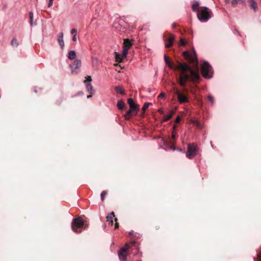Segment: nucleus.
I'll list each match as a JSON object with an SVG mask.
<instances>
[{"label":"nucleus","instance_id":"f257e3e1","mask_svg":"<svg viewBox=\"0 0 261 261\" xmlns=\"http://www.w3.org/2000/svg\"><path fill=\"white\" fill-rule=\"evenodd\" d=\"M164 60L166 64L170 68L174 70H178L181 72L179 78V83L181 86H185L186 82L189 80L193 81L199 80L198 71H193L187 64L179 63L177 66H174L166 55L164 56Z\"/></svg>","mask_w":261,"mask_h":261},{"label":"nucleus","instance_id":"f03ea898","mask_svg":"<svg viewBox=\"0 0 261 261\" xmlns=\"http://www.w3.org/2000/svg\"><path fill=\"white\" fill-rule=\"evenodd\" d=\"M192 9L193 11L197 13L198 20L202 22H207L213 16L212 12L208 8L200 7L197 2L193 3Z\"/></svg>","mask_w":261,"mask_h":261},{"label":"nucleus","instance_id":"7ed1b4c3","mask_svg":"<svg viewBox=\"0 0 261 261\" xmlns=\"http://www.w3.org/2000/svg\"><path fill=\"white\" fill-rule=\"evenodd\" d=\"M212 67L207 62H203L201 64V74L203 77L210 79L212 77Z\"/></svg>","mask_w":261,"mask_h":261},{"label":"nucleus","instance_id":"20e7f679","mask_svg":"<svg viewBox=\"0 0 261 261\" xmlns=\"http://www.w3.org/2000/svg\"><path fill=\"white\" fill-rule=\"evenodd\" d=\"M130 247L129 245L125 244V246L119 250L118 251V257L121 261L127 260V251Z\"/></svg>","mask_w":261,"mask_h":261},{"label":"nucleus","instance_id":"39448f33","mask_svg":"<svg viewBox=\"0 0 261 261\" xmlns=\"http://www.w3.org/2000/svg\"><path fill=\"white\" fill-rule=\"evenodd\" d=\"M84 225L83 220L81 218H77L73 219L71 223V228L72 230L75 233H79L76 229L80 228Z\"/></svg>","mask_w":261,"mask_h":261},{"label":"nucleus","instance_id":"423d86ee","mask_svg":"<svg viewBox=\"0 0 261 261\" xmlns=\"http://www.w3.org/2000/svg\"><path fill=\"white\" fill-rule=\"evenodd\" d=\"M92 81V78L90 76H87L85 77V80L84 82L87 91L90 94H93L95 92V90L93 89V87L91 84Z\"/></svg>","mask_w":261,"mask_h":261},{"label":"nucleus","instance_id":"0eeeda50","mask_svg":"<svg viewBox=\"0 0 261 261\" xmlns=\"http://www.w3.org/2000/svg\"><path fill=\"white\" fill-rule=\"evenodd\" d=\"M197 153V146L195 144H189L188 146V150L186 156L189 159H191Z\"/></svg>","mask_w":261,"mask_h":261},{"label":"nucleus","instance_id":"6e6552de","mask_svg":"<svg viewBox=\"0 0 261 261\" xmlns=\"http://www.w3.org/2000/svg\"><path fill=\"white\" fill-rule=\"evenodd\" d=\"M195 52H194L195 57H190L189 53L188 51H185L183 53L184 56L186 58H189L191 63L193 64V66L196 69H198V60L196 57H195Z\"/></svg>","mask_w":261,"mask_h":261},{"label":"nucleus","instance_id":"1a4fd4ad","mask_svg":"<svg viewBox=\"0 0 261 261\" xmlns=\"http://www.w3.org/2000/svg\"><path fill=\"white\" fill-rule=\"evenodd\" d=\"M81 66V61L79 59H76L74 61L72 64L70 65L71 68V72L72 73H77L79 69Z\"/></svg>","mask_w":261,"mask_h":261},{"label":"nucleus","instance_id":"9d476101","mask_svg":"<svg viewBox=\"0 0 261 261\" xmlns=\"http://www.w3.org/2000/svg\"><path fill=\"white\" fill-rule=\"evenodd\" d=\"M132 45V43L131 41L127 39H125L124 40L123 42V51H124V55H127L128 53V50L130 48V47Z\"/></svg>","mask_w":261,"mask_h":261},{"label":"nucleus","instance_id":"9b49d317","mask_svg":"<svg viewBox=\"0 0 261 261\" xmlns=\"http://www.w3.org/2000/svg\"><path fill=\"white\" fill-rule=\"evenodd\" d=\"M115 57L116 59V62H121L124 59H125L127 55H124V51H122V54H118L117 52H115Z\"/></svg>","mask_w":261,"mask_h":261},{"label":"nucleus","instance_id":"f8f14e48","mask_svg":"<svg viewBox=\"0 0 261 261\" xmlns=\"http://www.w3.org/2000/svg\"><path fill=\"white\" fill-rule=\"evenodd\" d=\"M178 101L180 103H185L188 102V98L182 93L179 94L177 96Z\"/></svg>","mask_w":261,"mask_h":261},{"label":"nucleus","instance_id":"ddd939ff","mask_svg":"<svg viewBox=\"0 0 261 261\" xmlns=\"http://www.w3.org/2000/svg\"><path fill=\"white\" fill-rule=\"evenodd\" d=\"M175 37L173 35H170V37L168 39V43L165 44V47L169 48L171 47L174 41Z\"/></svg>","mask_w":261,"mask_h":261},{"label":"nucleus","instance_id":"4468645a","mask_svg":"<svg viewBox=\"0 0 261 261\" xmlns=\"http://www.w3.org/2000/svg\"><path fill=\"white\" fill-rule=\"evenodd\" d=\"M58 41L60 46H61V48L63 49L64 47V42L63 40V33L62 32L60 33L59 34Z\"/></svg>","mask_w":261,"mask_h":261},{"label":"nucleus","instance_id":"2eb2a0df","mask_svg":"<svg viewBox=\"0 0 261 261\" xmlns=\"http://www.w3.org/2000/svg\"><path fill=\"white\" fill-rule=\"evenodd\" d=\"M115 217V214L114 212H112L110 213L107 217V221L108 222L109 224L113 225V220Z\"/></svg>","mask_w":261,"mask_h":261},{"label":"nucleus","instance_id":"dca6fc26","mask_svg":"<svg viewBox=\"0 0 261 261\" xmlns=\"http://www.w3.org/2000/svg\"><path fill=\"white\" fill-rule=\"evenodd\" d=\"M250 7L253 9L254 11H256L257 9V5L255 0H249Z\"/></svg>","mask_w":261,"mask_h":261},{"label":"nucleus","instance_id":"f3484780","mask_svg":"<svg viewBox=\"0 0 261 261\" xmlns=\"http://www.w3.org/2000/svg\"><path fill=\"white\" fill-rule=\"evenodd\" d=\"M76 57V53L74 50H70L68 52V58L69 60H73Z\"/></svg>","mask_w":261,"mask_h":261},{"label":"nucleus","instance_id":"a211bd4d","mask_svg":"<svg viewBox=\"0 0 261 261\" xmlns=\"http://www.w3.org/2000/svg\"><path fill=\"white\" fill-rule=\"evenodd\" d=\"M174 111H172L170 112V113L169 114L164 116L163 121L164 122H166V121H167L168 120H169L172 117V115L174 114Z\"/></svg>","mask_w":261,"mask_h":261},{"label":"nucleus","instance_id":"6ab92c4d","mask_svg":"<svg viewBox=\"0 0 261 261\" xmlns=\"http://www.w3.org/2000/svg\"><path fill=\"white\" fill-rule=\"evenodd\" d=\"M129 107V110H130L133 112L134 115H136L139 110V108L138 107V106L135 105L134 106H130Z\"/></svg>","mask_w":261,"mask_h":261},{"label":"nucleus","instance_id":"aec40b11","mask_svg":"<svg viewBox=\"0 0 261 261\" xmlns=\"http://www.w3.org/2000/svg\"><path fill=\"white\" fill-rule=\"evenodd\" d=\"M135 115L133 112L130 110H129L127 111L124 116L126 119H129L131 116Z\"/></svg>","mask_w":261,"mask_h":261},{"label":"nucleus","instance_id":"412c9836","mask_svg":"<svg viewBox=\"0 0 261 261\" xmlns=\"http://www.w3.org/2000/svg\"><path fill=\"white\" fill-rule=\"evenodd\" d=\"M29 16H30V24L31 26H33V25H36V22H35L34 23H33V17H34V15H33V13L32 12H30L29 13Z\"/></svg>","mask_w":261,"mask_h":261},{"label":"nucleus","instance_id":"4be33fe9","mask_svg":"<svg viewBox=\"0 0 261 261\" xmlns=\"http://www.w3.org/2000/svg\"><path fill=\"white\" fill-rule=\"evenodd\" d=\"M11 45L13 47H16L18 46L17 40L15 38H13L11 42Z\"/></svg>","mask_w":261,"mask_h":261},{"label":"nucleus","instance_id":"5701e85b","mask_svg":"<svg viewBox=\"0 0 261 261\" xmlns=\"http://www.w3.org/2000/svg\"><path fill=\"white\" fill-rule=\"evenodd\" d=\"M125 106L124 103L122 101H119L117 103V107L119 110H122Z\"/></svg>","mask_w":261,"mask_h":261},{"label":"nucleus","instance_id":"b1692460","mask_svg":"<svg viewBox=\"0 0 261 261\" xmlns=\"http://www.w3.org/2000/svg\"><path fill=\"white\" fill-rule=\"evenodd\" d=\"M115 90L118 93L123 94V91L122 88L120 86H116L115 88Z\"/></svg>","mask_w":261,"mask_h":261},{"label":"nucleus","instance_id":"393cba45","mask_svg":"<svg viewBox=\"0 0 261 261\" xmlns=\"http://www.w3.org/2000/svg\"><path fill=\"white\" fill-rule=\"evenodd\" d=\"M92 62L93 66L97 67L99 65V61L96 58H93L92 60Z\"/></svg>","mask_w":261,"mask_h":261},{"label":"nucleus","instance_id":"a878e982","mask_svg":"<svg viewBox=\"0 0 261 261\" xmlns=\"http://www.w3.org/2000/svg\"><path fill=\"white\" fill-rule=\"evenodd\" d=\"M151 105L150 103L149 102H145L143 107H142V111L143 112H145V110L148 108V107Z\"/></svg>","mask_w":261,"mask_h":261},{"label":"nucleus","instance_id":"bb28decb","mask_svg":"<svg viewBox=\"0 0 261 261\" xmlns=\"http://www.w3.org/2000/svg\"><path fill=\"white\" fill-rule=\"evenodd\" d=\"M187 44V42L184 39L181 38L180 40L179 45L185 46Z\"/></svg>","mask_w":261,"mask_h":261},{"label":"nucleus","instance_id":"cd10ccee","mask_svg":"<svg viewBox=\"0 0 261 261\" xmlns=\"http://www.w3.org/2000/svg\"><path fill=\"white\" fill-rule=\"evenodd\" d=\"M240 0H232L231 1V5L232 7H235L236 5L238 4Z\"/></svg>","mask_w":261,"mask_h":261},{"label":"nucleus","instance_id":"c85d7f7f","mask_svg":"<svg viewBox=\"0 0 261 261\" xmlns=\"http://www.w3.org/2000/svg\"><path fill=\"white\" fill-rule=\"evenodd\" d=\"M127 102H128V103L129 107L135 105L133 99H132V98H129L127 100Z\"/></svg>","mask_w":261,"mask_h":261},{"label":"nucleus","instance_id":"c756f323","mask_svg":"<svg viewBox=\"0 0 261 261\" xmlns=\"http://www.w3.org/2000/svg\"><path fill=\"white\" fill-rule=\"evenodd\" d=\"M107 194V192L105 191H102L100 194V197L102 201H103L105 196Z\"/></svg>","mask_w":261,"mask_h":261},{"label":"nucleus","instance_id":"7c9ffc66","mask_svg":"<svg viewBox=\"0 0 261 261\" xmlns=\"http://www.w3.org/2000/svg\"><path fill=\"white\" fill-rule=\"evenodd\" d=\"M173 92L177 95V96L180 93L179 90L177 88L174 87L173 88Z\"/></svg>","mask_w":261,"mask_h":261},{"label":"nucleus","instance_id":"2f4dec72","mask_svg":"<svg viewBox=\"0 0 261 261\" xmlns=\"http://www.w3.org/2000/svg\"><path fill=\"white\" fill-rule=\"evenodd\" d=\"M70 33L73 35H77V30L75 29H71V30L70 31Z\"/></svg>","mask_w":261,"mask_h":261},{"label":"nucleus","instance_id":"473e14b6","mask_svg":"<svg viewBox=\"0 0 261 261\" xmlns=\"http://www.w3.org/2000/svg\"><path fill=\"white\" fill-rule=\"evenodd\" d=\"M208 99L209 100V101L212 103L213 104L214 102V99L213 98V97L212 96V95H209L208 96Z\"/></svg>","mask_w":261,"mask_h":261},{"label":"nucleus","instance_id":"72a5a7b5","mask_svg":"<svg viewBox=\"0 0 261 261\" xmlns=\"http://www.w3.org/2000/svg\"><path fill=\"white\" fill-rule=\"evenodd\" d=\"M77 35H73V37H72V40L73 41V42H76L77 40Z\"/></svg>","mask_w":261,"mask_h":261},{"label":"nucleus","instance_id":"f704fd0d","mask_svg":"<svg viewBox=\"0 0 261 261\" xmlns=\"http://www.w3.org/2000/svg\"><path fill=\"white\" fill-rule=\"evenodd\" d=\"M54 0H49V3L48 4V8H50V7H51V6L53 5V1Z\"/></svg>","mask_w":261,"mask_h":261},{"label":"nucleus","instance_id":"c9c22d12","mask_svg":"<svg viewBox=\"0 0 261 261\" xmlns=\"http://www.w3.org/2000/svg\"><path fill=\"white\" fill-rule=\"evenodd\" d=\"M194 123L198 127H201V124L200 123L197 121L196 120L194 122Z\"/></svg>","mask_w":261,"mask_h":261},{"label":"nucleus","instance_id":"e433bc0d","mask_svg":"<svg viewBox=\"0 0 261 261\" xmlns=\"http://www.w3.org/2000/svg\"><path fill=\"white\" fill-rule=\"evenodd\" d=\"M180 120V117L178 116H177V117L176 118V119H175V122H176V123H178V122H179Z\"/></svg>","mask_w":261,"mask_h":261},{"label":"nucleus","instance_id":"4c0bfd02","mask_svg":"<svg viewBox=\"0 0 261 261\" xmlns=\"http://www.w3.org/2000/svg\"><path fill=\"white\" fill-rule=\"evenodd\" d=\"M117 219L116 218L115 219V221H116V223L115 225V228L117 229L118 228V223L117 222Z\"/></svg>","mask_w":261,"mask_h":261},{"label":"nucleus","instance_id":"58836bf2","mask_svg":"<svg viewBox=\"0 0 261 261\" xmlns=\"http://www.w3.org/2000/svg\"><path fill=\"white\" fill-rule=\"evenodd\" d=\"M165 96V94L163 93H161L159 94V97L163 98Z\"/></svg>","mask_w":261,"mask_h":261},{"label":"nucleus","instance_id":"ea45409f","mask_svg":"<svg viewBox=\"0 0 261 261\" xmlns=\"http://www.w3.org/2000/svg\"><path fill=\"white\" fill-rule=\"evenodd\" d=\"M171 137L173 139H175L176 137L175 134L174 133H173Z\"/></svg>","mask_w":261,"mask_h":261},{"label":"nucleus","instance_id":"a19ab883","mask_svg":"<svg viewBox=\"0 0 261 261\" xmlns=\"http://www.w3.org/2000/svg\"><path fill=\"white\" fill-rule=\"evenodd\" d=\"M159 112L161 113V114H163V111L162 110V109H159Z\"/></svg>","mask_w":261,"mask_h":261},{"label":"nucleus","instance_id":"79ce46f5","mask_svg":"<svg viewBox=\"0 0 261 261\" xmlns=\"http://www.w3.org/2000/svg\"><path fill=\"white\" fill-rule=\"evenodd\" d=\"M135 244V242L134 241H132L130 242L131 246H133Z\"/></svg>","mask_w":261,"mask_h":261},{"label":"nucleus","instance_id":"37998d69","mask_svg":"<svg viewBox=\"0 0 261 261\" xmlns=\"http://www.w3.org/2000/svg\"><path fill=\"white\" fill-rule=\"evenodd\" d=\"M92 97V94H90V95H88V96H87V98H90V97Z\"/></svg>","mask_w":261,"mask_h":261},{"label":"nucleus","instance_id":"c03bdc74","mask_svg":"<svg viewBox=\"0 0 261 261\" xmlns=\"http://www.w3.org/2000/svg\"><path fill=\"white\" fill-rule=\"evenodd\" d=\"M225 2L226 3H229V0H225Z\"/></svg>","mask_w":261,"mask_h":261},{"label":"nucleus","instance_id":"a18cd8bd","mask_svg":"<svg viewBox=\"0 0 261 261\" xmlns=\"http://www.w3.org/2000/svg\"><path fill=\"white\" fill-rule=\"evenodd\" d=\"M175 25H176V24H175V23H173V27L175 26Z\"/></svg>","mask_w":261,"mask_h":261},{"label":"nucleus","instance_id":"49530a36","mask_svg":"<svg viewBox=\"0 0 261 261\" xmlns=\"http://www.w3.org/2000/svg\"><path fill=\"white\" fill-rule=\"evenodd\" d=\"M132 232H133V231H131L129 232V233H130V234H132Z\"/></svg>","mask_w":261,"mask_h":261}]
</instances>
